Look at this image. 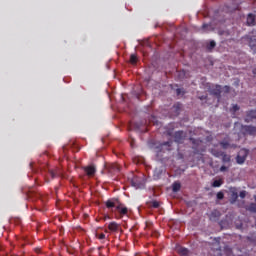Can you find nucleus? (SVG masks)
<instances>
[{
    "label": "nucleus",
    "instance_id": "nucleus-1",
    "mask_svg": "<svg viewBox=\"0 0 256 256\" xmlns=\"http://www.w3.org/2000/svg\"><path fill=\"white\" fill-rule=\"evenodd\" d=\"M105 205L112 213H118L119 219H123V217L129 215V208L117 198L108 199Z\"/></svg>",
    "mask_w": 256,
    "mask_h": 256
},
{
    "label": "nucleus",
    "instance_id": "nucleus-2",
    "mask_svg": "<svg viewBox=\"0 0 256 256\" xmlns=\"http://www.w3.org/2000/svg\"><path fill=\"white\" fill-rule=\"evenodd\" d=\"M171 145H173L172 141L156 144L155 151L156 153H165V151H171Z\"/></svg>",
    "mask_w": 256,
    "mask_h": 256
},
{
    "label": "nucleus",
    "instance_id": "nucleus-3",
    "mask_svg": "<svg viewBox=\"0 0 256 256\" xmlns=\"http://www.w3.org/2000/svg\"><path fill=\"white\" fill-rule=\"evenodd\" d=\"M241 133L244 135H250L251 137L256 136V127L253 125H242Z\"/></svg>",
    "mask_w": 256,
    "mask_h": 256
},
{
    "label": "nucleus",
    "instance_id": "nucleus-4",
    "mask_svg": "<svg viewBox=\"0 0 256 256\" xmlns=\"http://www.w3.org/2000/svg\"><path fill=\"white\" fill-rule=\"evenodd\" d=\"M187 137V133L183 130L177 131L174 134V141L175 143H183L185 141V138Z\"/></svg>",
    "mask_w": 256,
    "mask_h": 256
},
{
    "label": "nucleus",
    "instance_id": "nucleus-5",
    "mask_svg": "<svg viewBox=\"0 0 256 256\" xmlns=\"http://www.w3.org/2000/svg\"><path fill=\"white\" fill-rule=\"evenodd\" d=\"M163 173H165V167L160 166L155 168L154 173H153V180L154 181H159L161 177H163Z\"/></svg>",
    "mask_w": 256,
    "mask_h": 256
},
{
    "label": "nucleus",
    "instance_id": "nucleus-6",
    "mask_svg": "<svg viewBox=\"0 0 256 256\" xmlns=\"http://www.w3.org/2000/svg\"><path fill=\"white\" fill-rule=\"evenodd\" d=\"M83 169L88 177H94L97 173V169L93 165L85 166Z\"/></svg>",
    "mask_w": 256,
    "mask_h": 256
},
{
    "label": "nucleus",
    "instance_id": "nucleus-7",
    "mask_svg": "<svg viewBox=\"0 0 256 256\" xmlns=\"http://www.w3.org/2000/svg\"><path fill=\"white\" fill-rule=\"evenodd\" d=\"M107 169L109 173H111L112 175H117V173L121 171V167L119 166V164H115V163L108 165Z\"/></svg>",
    "mask_w": 256,
    "mask_h": 256
},
{
    "label": "nucleus",
    "instance_id": "nucleus-8",
    "mask_svg": "<svg viewBox=\"0 0 256 256\" xmlns=\"http://www.w3.org/2000/svg\"><path fill=\"white\" fill-rule=\"evenodd\" d=\"M253 119H256V111L255 110H250L246 112V118L244 119L245 123H251Z\"/></svg>",
    "mask_w": 256,
    "mask_h": 256
},
{
    "label": "nucleus",
    "instance_id": "nucleus-9",
    "mask_svg": "<svg viewBox=\"0 0 256 256\" xmlns=\"http://www.w3.org/2000/svg\"><path fill=\"white\" fill-rule=\"evenodd\" d=\"M219 217H221V212L219 210H213L210 213V221H218Z\"/></svg>",
    "mask_w": 256,
    "mask_h": 256
},
{
    "label": "nucleus",
    "instance_id": "nucleus-10",
    "mask_svg": "<svg viewBox=\"0 0 256 256\" xmlns=\"http://www.w3.org/2000/svg\"><path fill=\"white\" fill-rule=\"evenodd\" d=\"M108 229L112 233H117V231H119V224L117 222H110L108 224Z\"/></svg>",
    "mask_w": 256,
    "mask_h": 256
},
{
    "label": "nucleus",
    "instance_id": "nucleus-11",
    "mask_svg": "<svg viewBox=\"0 0 256 256\" xmlns=\"http://www.w3.org/2000/svg\"><path fill=\"white\" fill-rule=\"evenodd\" d=\"M229 141H230L229 137L224 138L223 141L219 143L220 147H222V149H229L231 147V144Z\"/></svg>",
    "mask_w": 256,
    "mask_h": 256
},
{
    "label": "nucleus",
    "instance_id": "nucleus-12",
    "mask_svg": "<svg viewBox=\"0 0 256 256\" xmlns=\"http://www.w3.org/2000/svg\"><path fill=\"white\" fill-rule=\"evenodd\" d=\"M212 95H215V97H218V99L221 98V85H216L214 89L211 90Z\"/></svg>",
    "mask_w": 256,
    "mask_h": 256
},
{
    "label": "nucleus",
    "instance_id": "nucleus-13",
    "mask_svg": "<svg viewBox=\"0 0 256 256\" xmlns=\"http://www.w3.org/2000/svg\"><path fill=\"white\" fill-rule=\"evenodd\" d=\"M49 173H50V176H51L52 179H55V177H61L63 175V173L59 169L50 170Z\"/></svg>",
    "mask_w": 256,
    "mask_h": 256
},
{
    "label": "nucleus",
    "instance_id": "nucleus-14",
    "mask_svg": "<svg viewBox=\"0 0 256 256\" xmlns=\"http://www.w3.org/2000/svg\"><path fill=\"white\" fill-rule=\"evenodd\" d=\"M177 253H179V255H181V256H188L189 249H187L185 247H179V248H177Z\"/></svg>",
    "mask_w": 256,
    "mask_h": 256
},
{
    "label": "nucleus",
    "instance_id": "nucleus-15",
    "mask_svg": "<svg viewBox=\"0 0 256 256\" xmlns=\"http://www.w3.org/2000/svg\"><path fill=\"white\" fill-rule=\"evenodd\" d=\"M249 47L256 53V37H251L249 40Z\"/></svg>",
    "mask_w": 256,
    "mask_h": 256
},
{
    "label": "nucleus",
    "instance_id": "nucleus-16",
    "mask_svg": "<svg viewBox=\"0 0 256 256\" xmlns=\"http://www.w3.org/2000/svg\"><path fill=\"white\" fill-rule=\"evenodd\" d=\"M247 25H250V26L255 25V15L248 14V16H247Z\"/></svg>",
    "mask_w": 256,
    "mask_h": 256
},
{
    "label": "nucleus",
    "instance_id": "nucleus-17",
    "mask_svg": "<svg viewBox=\"0 0 256 256\" xmlns=\"http://www.w3.org/2000/svg\"><path fill=\"white\" fill-rule=\"evenodd\" d=\"M172 191H173V193H177V192L181 191V183L174 182L172 184Z\"/></svg>",
    "mask_w": 256,
    "mask_h": 256
},
{
    "label": "nucleus",
    "instance_id": "nucleus-18",
    "mask_svg": "<svg viewBox=\"0 0 256 256\" xmlns=\"http://www.w3.org/2000/svg\"><path fill=\"white\" fill-rule=\"evenodd\" d=\"M246 159H247V156L238 155L236 157V163H238V165H243V163H245Z\"/></svg>",
    "mask_w": 256,
    "mask_h": 256
},
{
    "label": "nucleus",
    "instance_id": "nucleus-19",
    "mask_svg": "<svg viewBox=\"0 0 256 256\" xmlns=\"http://www.w3.org/2000/svg\"><path fill=\"white\" fill-rule=\"evenodd\" d=\"M222 162L224 163H231V156L223 152L222 154Z\"/></svg>",
    "mask_w": 256,
    "mask_h": 256
},
{
    "label": "nucleus",
    "instance_id": "nucleus-20",
    "mask_svg": "<svg viewBox=\"0 0 256 256\" xmlns=\"http://www.w3.org/2000/svg\"><path fill=\"white\" fill-rule=\"evenodd\" d=\"M237 199H239V194L237 191H232L231 192V203H236Z\"/></svg>",
    "mask_w": 256,
    "mask_h": 256
},
{
    "label": "nucleus",
    "instance_id": "nucleus-21",
    "mask_svg": "<svg viewBox=\"0 0 256 256\" xmlns=\"http://www.w3.org/2000/svg\"><path fill=\"white\" fill-rule=\"evenodd\" d=\"M149 207H152V209H159V207H161V204L159 203V201L154 200L149 203Z\"/></svg>",
    "mask_w": 256,
    "mask_h": 256
},
{
    "label": "nucleus",
    "instance_id": "nucleus-22",
    "mask_svg": "<svg viewBox=\"0 0 256 256\" xmlns=\"http://www.w3.org/2000/svg\"><path fill=\"white\" fill-rule=\"evenodd\" d=\"M246 209L247 211H250V213H256V203H250Z\"/></svg>",
    "mask_w": 256,
    "mask_h": 256
},
{
    "label": "nucleus",
    "instance_id": "nucleus-23",
    "mask_svg": "<svg viewBox=\"0 0 256 256\" xmlns=\"http://www.w3.org/2000/svg\"><path fill=\"white\" fill-rule=\"evenodd\" d=\"M137 61H138L137 55L135 54L130 55V63L132 65H137Z\"/></svg>",
    "mask_w": 256,
    "mask_h": 256
},
{
    "label": "nucleus",
    "instance_id": "nucleus-24",
    "mask_svg": "<svg viewBox=\"0 0 256 256\" xmlns=\"http://www.w3.org/2000/svg\"><path fill=\"white\" fill-rule=\"evenodd\" d=\"M211 153H212V155H213L214 157L219 158V157H222V155H223L224 152H223V151H219V150H212Z\"/></svg>",
    "mask_w": 256,
    "mask_h": 256
},
{
    "label": "nucleus",
    "instance_id": "nucleus-25",
    "mask_svg": "<svg viewBox=\"0 0 256 256\" xmlns=\"http://www.w3.org/2000/svg\"><path fill=\"white\" fill-rule=\"evenodd\" d=\"M172 109L175 111L176 115H179V111H181V104H175Z\"/></svg>",
    "mask_w": 256,
    "mask_h": 256
},
{
    "label": "nucleus",
    "instance_id": "nucleus-26",
    "mask_svg": "<svg viewBox=\"0 0 256 256\" xmlns=\"http://www.w3.org/2000/svg\"><path fill=\"white\" fill-rule=\"evenodd\" d=\"M221 185H223V181L222 180H215L212 183V187H221Z\"/></svg>",
    "mask_w": 256,
    "mask_h": 256
},
{
    "label": "nucleus",
    "instance_id": "nucleus-27",
    "mask_svg": "<svg viewBox=\"0 0 256 256\" xmlns=\"http://www.w3.org/2000/svg\"><path fill=\"white\" fill-rule=\"evenodd\" d=\"M216 197L219 201H221L222 199L225 198V194L223 192H218Z\"/></svg>",
    "mask_w": 256,
    "mask_h": 256
},
{
    "label": "nucleus",
    "instance_id": "nucleus-28",
    "mask_svg": "<svg viewBox=\"0 0 256 256\" xmlns=\"http://www.w3.org/2000/svg\"><path fill=\"white\" fill-rule=\"evenodd\" d=\"M239 197H240L241 199H245V197H247V191L242 190V191L240 192V194H239Z\"/></svg>",
    "mask_w": 256,
    "mask_h": 256
},
{
    "label": "nucleus",
    "instance_id": "nucleus-29",
    "mask_svg": "<svg viewBox=\"0 0 256 256\" xmlns=\"http://www.w3.org/2000/svg\"><path fill=\"white\" fill-rule=\"evenodd\" d=\"M217 44L215 43V41H210L209 45H208V49H214V47L216 46Z\"/></svg>",
    "mask_w": 256,
    "mask_h": 256
},
{
    "label": "nucleus",
    "instance_id": "nucleus-30",
    "mask_svg": "<svg viewBox=\"0 0 256 256\" xmlns=\"http://www.w3.org/2000/svg\"><path fill=\"white\" fill-rule=\"evenodd\" d=\"M231 111H233V113H237V111H239V105H233Z\"/></svg>",
    "mask_w": 256,
    "mask_h": 256
},
{
    "label": "nucleus",
    "instance_id": "nucleus-31",
    "mask_svg": "<svg viewBox=\"0 0 256 256\" xmlns=\"http://www.w3.org/2000/svg\"><path fill=\"white\" fill-rule=\"evenodd\" d=\"M225 171H229V167H227V166H221V167H220V172H221V173H225Z\"/></svg>",
    "mask_w": 256,
    "mask_h": 256
},
{
    "label": "nucleus",
    "instance_id": "nucleus-32",
    "mask_svg": "<svg viewBox=\"0 0 256 256\" xmlns=\"http://www.w3.org/2000/svg\"><path fill=\"white\" fill-rule=\"evenodd\" d=\"M96 237L100 240H103L105 239V234L104 233H101V234H97Z\"/></svg>",
    "mask_w": 256,
    "mask_h": 256
},
{
    "label": "nucleus",
    "instance_id": "nucleus-33",
    "mask_svg": "<svg viewBox=\"0 0 256 256\" xmlns=\"http://www.w3.org/2000/svg\"><path fill=\"white\" fill-rule=\"evenodd\" d=\"M224 91H225V93H229L230 87H229V86H225V87H224Z\"/></svg>",
    "mask_w": 256,
    "mask_h": 256
},
{
    "label": "nucleus",
    "instance_id": "nucleus-34",
    "mask_svg": "<svg viewBox=\"0 0 256 256\" xmlns=\"http://www.w3.org/2000/svg\"><path fill=\"white\" fill-rule=\"evenodd\" d=\"M199 99H200L201 101H205V99H207V95L200 96Z\"/></svg>",
    "mask_w": 256,
    "mask_h": 256
},
{
    "label": "nucleus",
    "instance_id": "nucleus-35",
    "mask_svg": "<svg viewBox=\"0 0 256 256\" xmlns=\"http://www.w3.org/2000/svg\"><path fill=\"white\" fill-rule=\"evenodd\" d=\"M226 251H227V255H228V256H231L232 253H233V251H232L231 249H226Z\"/></svg>",
    "mask_w": 256,
    "mask_h": 256
},
{
    "label": "nucleus",
    "instance_id": "nucleus-36",
    "mask_svg": "<svg viewBox=\"0 0 256 256\" xmlns=\"http://www.w3.org/2000/svg\"><path fill=\"white\" fill-rule=\"evenodd\" d=\"M207 27H209V24H203L202 25V29H207Z\"/></svg>",
    "mask_w": 256,
    "mask_h": 256
},
{
    "label": "nucleus",
    "instance_id": "nucleus-37",
    "mask_svg": "<svg viewBox=\"0 0 256 256\" xmlns=\"http://www.w3.org/2000/svg\"><path fill=\"white\" fill-rule=\"evenodd\" d=\"M176 93H177V95H181V89L178 88V89L176 90Z\"/></svg>",
    "mask_w": 256,
    "mask_h": 256
},
{
    "label": "nucleus",
    "instance_id": "nucleus-38",
    "mask_svg": "<svg viewBox=\"0 0 256 256\" xmlns=\"http://www.w3.org/2000/svg\"><path fill=\"white\" fill-rule=\"evenodd\" d=\"M190 141L195 144V141H196V140L193 139V138H190Z\"/></svg>",
    "mask_w": 256,
    "mask_h": 256
},
{
    "label": "nucleus",
    "instance_id": "nucleus-39",
    "mask_svg": "<svg viewBox=\"0 0 256 256\" xmlns=\"http://www.w3.org/2000/svg\"><path fill=\"white\" fill-rule=\"evenodd\" d=\"M254 75H256V69L253 70Z\"/></svg>",
    "mask_w": 256,
    "mask_h": 256
}]
</instances>
